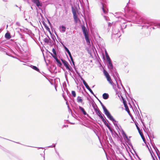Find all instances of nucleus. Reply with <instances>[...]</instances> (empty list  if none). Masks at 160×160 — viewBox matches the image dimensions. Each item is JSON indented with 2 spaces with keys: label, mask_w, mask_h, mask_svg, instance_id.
I'll return each mask as SVG.
<instances>
[{
  "label": "nucleus",
  "mask_w": 160,
  "mask_h": 160,
  "mask_svg": "<svg viewBox=\"0 0 160 160\" xmlns=\"http://www.w3.org/2000/svg\"><path fill=\"white\" fill-rule=\"evenodd\" d=\"M19 29H20V30L21 32H26V31L25 30H27V29H22L21 28H19Z\"/></svg>",
  "instance_id": "28"
},
{
  "label": "nucleus",
  "mask_w": 160,
  "mask_h": 160,
  "mask_svg": "<svg viewBox=\"0 0 160 160\" xmlns=\"http://www.w3.org/2000/svg\"><path fill=\"white\" fill-rule=\"evenodd\" d=\"M137 129H138V131H140L139 130V128L138 127H137Z\"/></svg>",
  "instance_id": "44"
},
{
  "label": "nucleus",
  "mask_w": 160,
  "mask_h": 160,
  "mask_svg": "<svg viewBox=\"0 0 160 160\" xmlns=\"http://www.w3.org/2000/svg\"><path fill=\"white\" fill-rule=\"evenodd\" d=\"M31 67L34 70L37 71L39 72V69L36 66L31 65Z\"/></svg>",
  "instance_id": "20"
},
{
  "label": "nucleus",
  "mask_w": 160,
  "mask_h": 160,
  "mask_svg": "<svg viewBox=\"0 0 160 160\" xmlns=\"http://www.w3.org/2000/svg\"><path fill=\"white\" fill-rule=\"evenodd\" d=\"M157 155H158V158H159V160H160V157L158 154V153H157Z\"/></svg>",
  "instance_id": "37"
},
{
  "label": "nucleus",
  "mask_w": 160,
  "mask_h": 160,
  "mask_svg": "<svg viewBox=\"0 0 160 160\" xmlns=\"http://www.w3.org/2000/svg\"><path fill=\"white\" fill-rule=\"evenodd\" d=\"M51 55L52 57L56 60L57 62L60 65H62V63L60 62V61L55 56L53 55L51 53Z\"/></svg>",
  "instance_id": "10"
},
{
  "label": "nucleus",
  "mask_w": 160,
  "mask_h": 160,
  "mask_svg": "<svg viewBox=\"0 0 160 160\" xmlns=\"http://www.w3.org/2000/svg\"><path fill=\"white\" fill-rule=\"evenodd\" d=\"M32 1L38 7H39L42 6L41 3H40L39 0H32Z\"/></svg>",
  "instance_id": "8"
},
{
  "label": "nucleus",
  "mask_w": 160,
  "mask_h": 160,
  "mask_svg": "<svg viewBox=\"0 0 160 160\" xmlns=\"http://www.w3.org/2000/svg\"><path fill=\"white\" fill-rule=\"evenodd\" d=\"M104 18H105L107 20V19H106L107 17L105 16H104Z\"/></svg>",
  "instance_id": "46"
},
{
  "label": "nucleus",
  "mask_w": 160,
  "mask_h": 160,
  "mask_svg": "<svg viewBox=\"0 0 160 160\" xmlns=\"http://www.w3.org/2000/svg\"><path fill=\"white\" fill-rule=\"evenodd\" d=\"M96 114L98 116L100 117L101 116H102L101 114V112L99 110V109L96 108L95 109Z\"/></svg>",
  "instance_id": "14"
},
{
  "label": "nucleus",
  "mask_w": 160,
  "mask_h": 160,
  "mask_svg": "<svg viewBox=\"0 0 160 160\" xmlns=\"http://www.w3.org/2000/svg\"><path fill=\"white\" fill-rule=\"evenodd\" d=\"M103 98L105 99H107L109 98V95L108 93H104L102 95Z\"/></svg>",
  "instance_id": "15"
},
{
  "label": "nucleus",
  "mask_w": 160,
  "mask_h": 160,
  "mask_svg": "<svg viewBox=\"0 0 160 160\" xmlns=\"http://www.w3.org/2000/svg\"><path fill=\"white\" fill-rule=\"evenodd\" d=\"M72 12L73 15V18L76 23H77L79 20V19L77 15L75 9L73 7L72 8Z\"/></svg>",
  "instance_id": "4"
},
{
  "label": "nucleus",
  "mask_w": 160,
  "mask_h": 160,
  "mask_svg": "<svg viewBox=\"0 0 160 160\" xmlns=\"http://www.w3.org/2000/svg\"><path fill=\"white\" fill-rule=\"evenodd\" d=\"M121 131L122 133L124 138V139H125V138L128 140H129V138H130V137L129 138H128L122 129H121Z\"/></svg>",
  "instance_id": "9"
},
{
  "label": "nucleus",
  "mask_w": 160,
  "mask_h": 160,
  "mask_svg": "<svg viewBox=\"0 0 160 160\" xmlns=\"http://www.w3.org/2000/svg\"><path fill=\"white\" fill-rule=\"evenodd\" d=\"M110 23H109L108 24V25H109H109H110Z\"/></svg>",
  "instance_id": "47"
},
{
  "label": "nucleus",
  "mask_w": 160,
  "mask_h": 160,
  "mask_svg": "<svg viewBox=\"0 0 160 160\" xmlns=\"http://www.w3.org/2000/svg\"><path fill=\"white\" fill-rule=\"evenodd\" d=\"M103 73H104V75L105 76L106 78L110 76L108 73L105 70H104Z\"/></svg>",
  "instance_id": "21"
},
{
  "label": "nucleus",
  "mask_w": 160,
  "mask_h": 160,
  "mask_svg": "<svg viewBox=\"0 0 160 160\" xmlns=\"http://www.w3.org/2000/svg\"><path fill=\"white\" fill-rule=\"evenodd\" d=\"M126 25H125V28H126Z\"/></svg>",
  "instance_id": "50"
},
{
  "label": "nucleus",
  "mask_w": 160,
  "mask_h": 160,
  "mask_svg": "<svg viewBox=\"0 0 160 160\" xmlns=\"http://www.w3.org/2000/svg\"><path fill=\"white\" fill-rule=\"evenodd\" d=\"M105 55H106V57H107V56H109V55H108V53L107 52L106 50H105Z\"/></svg>",
  "instance_id": "34"
},
{
  "label": "nucleus",
  "mask_w": 160,
  "mask_h": 160,
  "mask_svg": "<svg viewBox=\"0 0 160 160\" xmlns=\"http://www.w3.org/2000/svg\"><path fill=\"white\" fill-rule=\"evenodd\" d=\"M55 145H52V146H49L48 147V148H50V147H55Z\"/></svg>",
  "instance_id": "35"
},
{
  "label": "nucleus",
  "mask_w": 160,
  "mask_h": 160,
  "mask_svg": "<svg viewBox=\"0 0 160 160\" xmlns=\"http://www.w3.org/2000/svg\"><path fill=\"white\" fill-rule=\"evenodd\" d=\"M107 80L108 82L112 86H113L114 83L112 81V79L110 76L107 78Z\"/></svg>",
  "instance_id": "11"
},
{
  "label": "nucleus",
  "mask_w": 160,
  "mask_h": 160,
  "mask_svg": "<svg viewBox=\"0 0 160 160\" xmlns=\"http://www.w3.org/2000/svg\"><path fill=\"white\" fill-rule=\"evenodd\" d=\"M50 40V38L48 37L44 38V41L45 42L48 43L49 42Z\"/></svg>",
  "instance_id": "23"
},
{
  "label": "nucleus",
  "mask_w": 160,
  "mask_h": 160,
  "mask_svg": "<svg viewBox=\"0 0 160 160\" xmlns=\"http://www.w3.org/2000/svg\"><path fill=\"white\" fill-rule=\"evenodd\" d=\"M108 67L110 70L113 69V65L111 62H108Z\"/></svg>",
  "instance_id": "18"
},
{
  "label": "nucleus",
  "mask_w": 160,
  "mask_h": 160,
  "mask_svg": "<svg viewBox=\"0 0 160 160\" xmlns=\"http://www.w3.org/2000/svg\"><path fill=\"white\" fill-rule=\"evenodd\" d=\"M5 37L7 39H9L11 38L10 34L8 32H7L5 34Z\"/></svg>",
  "instance_id": "16"
},
{
  "label": "nucleus",
  "mask_w": 160,
  "mask_h": 160,
  "mask_svg": "<svg viewBox=\"0 0 160 160\" xmlns=\"http://www.w3.org/2000/svg\"><path fill=\"white\" fill-rule=\"evenodd\" d=\"M52 52L53 54H54V56L56 55V53L55 49L54 48H53L52 49Z\"/></svg>",
  "instance_id": "27"
},
{
  "label": "nucleus",
  "mask_w": 160,
  "mask_h": 160,
  "mask_svg": "<svg viewBox=\"0 0 160 160\" xmlns=\"http://www.w3.org/2000/svg\"><path fill=\"white\" fill-rule=\"evenodd\" d=\"M125 12H127L128 13L129 16L127 18L128 19L127 21L128 22H130L132 21L137 23H145L144 21L140 18L139 15L135 11L131 10V8L128 7L127 5L125 8Z\"/></svg>",
  "instance_id": "1"
},
{
  "label": "nucleus",
  "mask_w": 160,
  "mask_h": 160,
  "mask_svg": "<svg viewBox=\"0 0 160 160\" xmlns=\"http://www.w3.org/2000/svg\"><path fill=\"white\" fill-rule=\"evenodd\" d=\"M153 160H155V158H153Z\"/></svg>",
  "instance_id": "48"
},
{
  "label": "nucleus",
  "mask_w": 160,
  "mask_h": 160,
  "mask_svg": "<svg viewBox=\"0 0 160 160\" xmlns=\"http://www.w3.org/2000/svg\"><path fill=\"white\" fill-rule=\"evenodd\" d=\"M100 118L102 119L103 122L104 121V120H105L102 116H101Z\"/></svg>",
  "instance_id": "30"
},
{
  "label": "nucleus",
  "mask_w": 160,
  "mask_h": 160,
  "mask_svg": "<svg viewBox=\"0 0 160 160\" xmlns=\"http://www.w3.org/2000/svg\"><path fill=\"white\" fill-rule=\"evenodd\" d=\"M64 47L65 51L67 52L69 55L71 54L70 52L66 46H64Z\"/></svg>",
  "instance_id": "22"
},
{
  "label": "nucleus",
  "mask_w": 160,
  "mask_h": 160,
  "mask_svg": "<svg viewBox=\"0 0 160 160\" xmlns=\"http://www.w3.org/2000/svg\"><path fill=\"white\" fill-rule=\"evenodd\" d=\"M101 104L105 114L110 120L113 122V123L115 126H117V125L116 123V121L115 120L114 118L112 116L110 112L108 110L106 107L104 106V105H103L102 103H101Z\"/></svg>",
  "instance_id": "2"
},
{
  "label": "nucleus",
  "mask_w": 160,
  "mask_h": 160,
  "mask_svg": "<svg viewBox=\"0 0 160 160\" xmlns=\"http://www.w3.org/2000/svg\"><path fill=\"white\" fill-rule=\"evenodd\" d=\"M102 9L103 12L105 13H106L107 12V10H105V9L104 8L103 5V4H102Z\"/></svg>",
  "instance_id": "26"
},
{
  "label": "nucleus",
  "mask_w": 160,
  "mask_h": 160,
  "mask_svg": "<svg viewBox=\"0 0 160 160\" xmlns=\"http://www.w3.org/2000/svg\"><path fill=\"white\" fill-rule=\"evenodd\" d=\"M19 32V34L21 36H22V34H21L19 32Z\"/></svg>",
  "instance_id": "42"
},
{
  "label": "nucleus",
  "mask_w": 160,
  "mask_h": 160,
  "mask_svg": "<svg viewBox=\"0 0 160 160\" xmlns=\"http://www.w3.org/2000/svg\"><path fill=\"white\" fill-rule=\"evenodd\" d=\"M142 136L141 137L142 138V139L143 140V141H144V140H145V138L144 137V136L142 134Z\"/></svg>",
  "instance_id": "31"
},
{
  "label": "nucleus",
  "mask_w": 160,
  "mask_h": 160,
  "mask_svg": "<svg viewBox=\"0 0 160 160\" xmlns=\"http://www.w3.org/2000/svg\"><path fill=\"white\" fill-rule=\"evenodd\" d=\"M147 24H148L149 25H154V27H152V28L154 29H155L156 28H160V23H154L153 22H147Z\"/></svg>",
  "instance_id": "6"
},
{
  "label": "nucleus",
  "mask_w": 160,
  "mask_h": 160,
  "mask_svg": "<svg viewBox=\"0 0 160 160\" xmlns=\"http://www.w3.org/2000/svg\"><path fill=\"white\" fill-rule=\"evenodd\" d=\"M72 63L73 64V65L74 68H75V67L74 62V61L73 60V61H72Z\"/></svg>",
  "instance_id": "33"
},
{
  "label": "nucleus",
  "mask_w": 160,
  "mask_h": 160,
  "mask_svg": "<svg viewBox=\"0 0 160 160\" xmlns=\"http://www.w3.org/2000/svg\"><path fill=\"white\" fill-rule=\"evenodd\" d=\"M21 38L23 40L25 41V39L24 38L22 37H21Z\"/></svg>",
  "instance_id": "40"
},
{
  "label": "nucleus",
  "mask_w": 160,
  "mask_h": 160,
  "mask_svg": "<svg viewBox=\"0 0 160 160\" xmlns=\"http://www.w3.org/2000/svg\"><path fill=\"white\" fill-rule=\"evenodd\" d=\"M118 30L117 31V33H116V32L114 33V31H113V33L114 34H117V33H118Z\"/></svg>",
  "instance_id": "39"
},
{
  "label": "nucleus",
  "mask_w": 160,
  "mask_h": 160,
  "mask_svg": "<svg viewBox=\"0 0 160 160\" xmlns=\"http://www.w3.org/2000/svg\"><path fill=\"white\" fill-rule=\"evenodd\" d=\"M79 109L82 112L84 115H88L83 108L80 106H79Z\"/></svg>",
  "instance_id": "12"
},
{
  "label": "nucleus",
  "mask_w": 160,
  "mask_h": 160,
  "mask_svg": "<svg viewBox=\"0 0 160 160\" xmlns=\"http://www.w3.org/2000/svg\"><path fill=\"white\" fill-rule=\"evenodd\" d=\"M70 59H71V61H73V59L72 58H70Z\"/></svg>",
  "instance_id": "43"
},
{
  "label": "nucleus",
  "mask_w": 160,
  "mask_h": 160,
  "mask_svg": "<svg viewBox=\"0 0 160 160\" xmlns=\"http://www.w3.org/2000/svg\"><path fill=\"white\" fill-rule=\"evenodd\" d=\"M62 61L64 64V66L69 71H71V68L70 67V65L68 62L65 60L63 59H61Z\"/></svg>",
  "instance_id": "5"
},
{
  "label": "nucleus",
  "mask_w": 160,
  "mask_h": 160,
  "mask_svg": "<svg viewBox=\"0 0 160 160\" xmlns=\"http://www.w3.org/2000/svg\"><path fill=\"white\" fill-rule=\"evenodd\" d=\"M62 1H63V0H62Z\"/></svg>",
  "instance_id": "51"
},
{
  "label": "nucleus",
  "mask_w": 160,
  "mask_h": 160,
  "mask_svg": "<svg viewBox=\"0 0 160 160\" xmlns=\"http://www.w3.org/2000/svg\"><path fill=\"white\" fill-rule=\"evenodd\" d=\"M72 94L73 97H76V92L75 91H72Z\"/></svg>",
  "instance_id": "24"
},
{
  "label": "nucleus",
  "mask_w": 160,
  "mask_h": 160,
  "mask_svg": "<svg viewBox=\"0 0 160 160\" xmlns=\"http://www.w3.org/2000/svg\"><path fill=\"white\" fill-rule=\"evenodd\" d=\"M106 58L107 61L108 62H111V59H110V57H109V56H107Z\"/></svg>",
  "instance_id": "25"
},
{
  "label": "nucleus",
  "mask_w": 160,
  "mask_h": 160,
  "mask_svg": "<svg viewBox=\"0 0 160 160\" xmlns=\"http://www.w3.org/2000/svg\"><path fill=\"white\" fill-rule=\"evenodd\" d=\"M82 28L83 33L84 35L85 40L88 44L90 43V41L89 38L88 33L87 30L84 26H82Z\"/></svg>",
  "instance_id": "3"
},
{
  "label": "nucleus",
  "mask_w": 160,
  "mask_h": 160,
  "mask_svg": "<svg viewBox=\"0 0 160 160\" xmlns=\"http://www.w3.org/2000/svg\"><path fill=\"white\" fill-rule=\"evenodd\" d=\"M77 102L78 103H82V97L80 96H78L77 98Z\"/></svg>",
  "instance_id": "19"
},
{
  "label": "nucleus",
  "mask_w": 160,
  "mask_h": 160,
  "mask_svg": "<svg viewBox=\"0 0 160 160\" xmlns=\"http://www.w3.org/2000/svg\"><path fill=\"white\" fill-rule=\"evenodd\" d=\"M72 63L73 64V65L74 68H75V67L74 62V61L73 60V61H72Z\"/></svg>",
  "instance_id": "32"
},
{
  "label": "nucleus",
  "mask_w": 160,
  "mask_h": 160,
  "mask_svg": "<svg viewBox=\"0 0 160 160\" xmlns=\"http://www.w3.org/2000/svg\"><path fill=\"white\" fill-rule=\"evenodd\" d=\"M59 28H61L62 29L60 30V32H61L63 33L65 32L66 30V27L63 25L60 26Z\"/></svg>",
  "instance_id": "13"
},
{
  "label": "nucleus",
  "mask_w": 160,
  "mask_h": 160,
  "mask_svg": "<svg viewBox=\"0 0 160 160\" xmlns=\"http://www.w3.org/2000/svg\"><path fill=\"white\" fill-rule=\"evenodd\" d=\"M103 122L104 123L105 125H106V126L109 129L110 131L111 132H112V129H111V128L110 127V126L108 124L107 122L105 120H104V121H103Z\"/></svg>",
  "instance_id": "17"
},
{
  "label": "nucleus",
  "mask_w": 160,
  "mask_h": 160,
  "mask_svg": "<svg viewBox=\"0 0 160 160\" xmlns=\"http://www.w3.org/2000/svg\"><path fill=\"white\" fill-rule=\"evenodd\" d=\"M16 25L18 26H21L19 22H17L16 23Z\"/></svg>",
  "instance_id": "29"
},
{
  "label": "nucleus",
  "mask_w": 160,
  "mask_h": 160,
  "mask_svg": "<svg viewBox=\"0 0 160 160\" xmlns=\"http://www.w3.org/2000/svg\"><path fill=\"white\" fill-rule=\"evenodd\" d=\"M30 24H31V25H32V26H33V25H32V23L31 22H30Z\"/></svg>",
  "instance_id": "45"
},
{
  "label": "nucleus",
  "mask_w": 160,
  "mask_h": 160,
  "mask_svg": "<svg viewBox=\"0 0 160 160\" xmlns=\"http://www.w3.org/2000/svg\"><path fill=\"white\" fill-rule=\"evenodd\" d=\"M139 132L141 136H142V132H141L140 131H139Z\"/></svg>",
  "instance_id": "36"
},
{
  "label": "nucleus",
  "mask_w": 160,
  "mask_h": 160,
  "mask_svg": "<svg viewBox=\"0 0 160 160\" xmlns=\"http://www.w3.org/2000/svg\"><path fill=\"white\" fill-rule=\"evenodd\" d=\"M69 57L70 58H72V55H71V54H70L69 55Z\"/></svg>",
  "instance_id": "38"
},
{
  "label": "nucleus",
  "mask_w": 160,
  "mask_h": 160,
  "mask_svg": "<svg viewBox=\"0 0 160 160\" xmlns=\"http://www.w3.org/2000/svg\"><path fill=\"white\" fill-rule=\"evenodd\" d=\"M151 156H152V157L153 159V158H154L153 157V156L152 154L151 153Z\"/></svg>",
  "instance_id": "41"
},
{
  "label": "nucleus",
  "mask_w": 160,
  "mask_h": 160,
  "mask_svg": "<svg viewBox=\"0 0 160 160\" xmlns=\"http://www.w3.org/2000/svg\"><path fill=\"white\" fill-rule=\"evenodd\" d=\"M121 27L122 28V26H121Z\"/></svg>",
  "instance_id": "49"
},
{
  "label": "nucleus",
  "mask_w": 160,
  "mask_h": 160,
  "mask_svg": "<svg viewBox=\"0 0 160 160\" xmlns=\"http://www.w3.org/2000/svg\"><path fill=\"white\" fill-rule=\"evenodd\" d=\"M82 82H83V84L86 87V88L93 95H94V94L92 90L91 89V88H90L89 86H88L87 83L83 79H82Z\"/></svg>",
  "instance_id": "7"
}]
</instances>
